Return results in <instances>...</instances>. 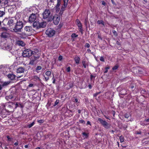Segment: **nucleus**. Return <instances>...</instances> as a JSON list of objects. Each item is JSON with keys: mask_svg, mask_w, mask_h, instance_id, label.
I'll use <instances>...</instances> for the list:
<instances>
[{"mask_svg": "<svg viewBox=\"0 0 149 149\" xmlns=\"http://www.w3.org/2000/svg\"><path fill=\"white\" fill-rule=\"evenodd\" d=\"M14 145L15 146H17L18 145V143L17 142H16V143H14Z\"/></svg>", "mask_w": 149, "mask_h": 149, "instance_id": "61", "label": "nucleus"}, {"mask_svg": "<svg viewBox=\"0 0 149 149\" xmlns=\"http://www.w3.org/2000/svg\"><path fill=\"white\" fill-rule=\"evenodd\" d=\"M66 7V6H65V7L64 5L63 6H62L61 8V10L60 11V14H62V12L63 11L65 10V8Z\"/></svg>", "mask_w": 149, "mask_h": 149, "instance_id": "23", "label": "nucleus"}, {"mask_svg": "<svg viewBox=\"0 0 149 149\" xmlns=\"http://www.w3.org/2000/svg\"><path fill=\"white\" fill-rule=\"evenodd\" d=\"M140 124L142 125H147L149 124V123H146V122H144V121L143 122L141 121L140 122Z\"/></svg>", "mask_w": 149, "mask_h": 149, "instance_id": "27", "label": "nucleus"}, {"mask_svg": "<svg viewBox=\"0 0 149 149\" xmlns=\"http://www.w3.org/2000/svg\"><path fill=\"white\" fill-rule=\"evenodd\" d=\"M88 87H89V88H90V89H91V85H89Z\"/></svg>", "mask_w": 149, "mask_h": 149, "instance_id": "62", "label": "nucleus"}, {"mask_svg": "<svg viewBox=\"0 0 149 149\" xmlns=\"http://www.w3.org/2000/svg\"><path fill=\"white\" fill-rule=\"evenodd\" d=\"M32 28L31 26H26L24 28V30L25 31L28 32H30L31 31Z\"/></svg>", "mask_w": 149, "mask_h": 149, "instance_id": "16", "label": "nucleus"}, {"mask_svg": "<svg viewBox=\"0 0 149 149\" xmlns=\"http://www.w3.org/2000/svg\"><path fill=\"white\" fill-rule=\"evenodd\" d=\"M49 77H45V80L46 81H47L49 79Z\"/></svg>", "mask_w": 149, "mask_h": 149, "instance_id": "51", "label": "nucleus"}, {"mask_svg": "<svg viewBox=\"0 0 149 149\" xmlns=\"http://www.w3.org/2000/svg\"><path fill=\"white\" fill-rule=\"evenodd\" d=\"M112 32H113V34L115 35H117V33H116V31L115 30H113Z\"/></svg>", "mask_w": 149, "mask_h": 149, "instance_id": "49", "label": "nucleus"}, {"mask_svg": "<svg viewBox=\"0 0 149 149\" xmlns=\"http://www.w3.org/2000/svg\"><path fill=\"white\" fill-rule=\"evenodd\" d=\"M90 45L89 43H86L85 45V47H87V48H89L90 47Z\"/></svg>", "mask_w": 149, "mask_h": 149, "instance_id": "43", "label": "nucleus"}, {"mask_svg": "<svg viewBox=\"0 0 149 149\" xmlns=\"http://www.w3.org/2000/svg\"><path fill=\"white\" fill-rule=\"evenodd\" d=\"M26 36V34L24 33H19V37L21 38H24Z\"/></svg>", "mask_w": 149, "mask_h": 149, "instance_id": "17", "label": "nucleus"}, {"mask_svg": "<svg viewBox=\"0 0 149 149\" xmlns=\"http://www.w3.org/2000/svg\"><path fill=\"white\" fill-rule=\"evenodd\" d=\"M118 68V66L117 65H116L112 68V69L113 70H116Z\"/></svg>", "mask_w": 149, "mask_h": 149, "instance_id": "33", "label": "nucleus"}, {"mask_svg": "<svg viewBox=\"0 0 149 149\" xmlns=\"http://www.w3.org/2000/svg\"><path fill=\"white\" fill-rule=\"evenodd\" d=\"M120 139L121 142H123L124 141V139L123 137L122 136H121L120 137Z\"/></svg>", "mask_w": 149, "mask_h": 149, "instance_id": "31", "label": "nucleus"}, {"mask_svg": "<svg viewBox=\"0 0 149 149\" xmlns=\"http://www.w3.org/2000/svg\"><path fill=\"white\" fill-rule=\"evenodd\" d=\"M24 147L25 148H27L28 147V146L27 145H25L24 146Z\"/></svg>", "mask_w": 149, "mask_h": 149, "instance_id": "57", "label": "nucleus"}, {"mask_svg": "<svg viewBox=\"0 0 149 149\" xmlns=\"http://www.w3.org/2000/svg\"><path fill=\"white\" fill-rule=\"evenodd\" d=\"M18 65L17 62H15L13 65V66L14 67V68L15 69L17 70L19 69V68H16V67Z\"/></svg>", "mask_w": 149, "mask_h": 149, "instance_id": "18", "label": "nucleus"}, {"mask_svg": "<svg viewBox=\"0 0 149 149\" xmlns=\"http://www.w3.org/2000/svg\"><path fill=\"white\" fill-rule=\"evenodd\" d=\"M102 4L104 6H105L106 4V3L105 2L103 1H102Z\"/></svg>", "mask_w": 149, "mask_h": 149, "instance_id": "50", "label": "nucleus"}, {"mask_svg": "<svg viewBox=\"0 0 149 149\" xmlns=\"http://www.w3.org/2000/svg\"><path fill=\"white\" fill-rule=\"evenodd\" d=\"M69 0H64V3L65 7L67 6V3Z\"/></svg>", "mask_w": 149, "mask_h": 149, "instance_id": "35", "label": "nucleus"}, {"mask_svg": "<svg viewBox=\"0 0 149 149\" xmlns=\"http://www.w3.org/2000/svg\"><path fill=\"white\" fill-rule=\"evenodd\" d=\"M42 68L40 66H38L36 68V71L37 73H38V70H40Z\"/></svg>", "mask_w": 149, "mask_h": 149, "instance_id": "28", "label": "nucleus"}, {"mask_svg": "<svg viewBox=\"0 0 149 149\" xmlns=\"http://www.w3.org/2000/svg\"><path fill=\"white\" fill-rule=\"evenodd\" d=\"M55 31L51 29H48L46 31V34L49 37H52L54 36Z\"/></svg>", "mask_w": 149, "mask_h": 149, "instance_id": "6", "label": "nucleus"}, {"mask_svg": "<svg viewBox=\"0 0 149 149\" xmlns=\"http://www.w3.org/2000/svg\"><path fill=\"white\" fill-rule=\"evenodd\" d=\"M63 58V57L61 56H60L58 58V59L59 61H61Z\"/></svg>", "mask_w": 149, "mask_h": 149, "instance_id": "48", "label": "nucleus"}, {"mask_svg": "<svg viewBox=\"0 0 149 149\" xmlns=\"http://www.w3.org/2000/svg\"><path fill=\"white\" fill-rule=\"evenodd\" d=\"M77 25L79 27V30L82 33L83 29L82 28V26L81 23L78 20H77Z\"/></svg>", "mask_w": 149, "mask_h": 149, "instance_id": "9", "label": "nucleus"}, {"mask_svg": "<svg viewBox=\"0 0 149 149\" xmlns=\"http://www.w3.org/2000/svg\"><path fill=\"white\" fill-rule=\"evenodd\" d=\"M83 135L85 137V138H86L88 137V134L85 132H83L82 133Z\"/></svg>", "mask_w": 149, "mask_h": 149, "instance_id": "34", "label": "nucleus"}, {"mask_svg": "<svg viewBox=\"0 0 149 149\" xmlns=\"http://www.w3.org/2000/svg\"><path fill=\"white\" fill-rule=\"evenodd\" d=\"M100 60L104 62V59L103 57L101 56L100 58Z\"/></svg>", "mask_w": 149, "mask_h": 149, "instance_id": "41", "label": "nucleus"}, {"mask_svg": "<svg viewBox=\"0 0 149 149\" xmlns=\"http://www.w3.org/2000/svg\"><path fill=\"white\" fill-rule=\"evenodd\" d=\"M87 125H91V123L90 122V121H88L87 122Z\"/></svg>", "mask_w": 149, "mask_h": 149, "instance_id": "54", "label": "nucleus"}, {"mask_svg": "<svg viewBox=\"0 0 149 149\" xmlns=\"http://www.w3.org/2000/svg\"><path fill=\"white\" fill-rule=\"evenodd\" d=\"M78 113H80L81 112V110H78Z\"/></svg>", "mask_w": 149, "mask_h": 149, "instance_id": "63", "label": "nucleus"}, {"mask_svg": "<svg viewBox=\"0 0 149 149\" xmlns=\"http://www.w3.org/2000/svg\"><path fill=\"white\" fill-rule=\"evenodd\" d=\"M66 70L68 72H70V67H68L66 69Z\"/></svg>", "mask_w": 149, "mask_h": 149, "instance_id": "46", "label": "nucleus"}, {"mask_svg": "<svg viewBox=\"0 0 149 149\" xmlns=\"http://www.w3.org/2000/svg\"><path fill=\"white\" fill-rule=\"evenodd\" d=\"M7 138L9 140H10V137H9V136H7Z\"/></svg>", "mask_w": 149, "mask_h": 149, "instance_id": "59", "label": "nucleus"}, {"mask_svg": "<svg viewBox=\"0 0 149 149\" xmlns=\"http://www.w3.org/2000/svg\"><path fill=\"white\" fill-rule=\"evenodd\" d=\"M53 22L55 25H57L58 23L60 21V17L58 15H55L53 18Z\"/></svg>", "mask_w": 149, "mask_h": 149, "instance_id": "7", "label": "nucleus"}, {"mask_svg": "<svg viewBox=\"0 0 149 149\" xmlns=\"http://www.w3.org/2000/svg\"><path fill=\"white\" fill-rule=\"evenodd\" d=\"M61 4V1L60 0H57V3L55 7V10L56 12H59L60 10L59 6Z\"/></svg>", "mask_w": 149, "mask_h": 149, "instance_id": "10", "label": "nucleus"}, {"mask_svg": "<svg viewBox=\"0 0 149 149\" xmlns=\"http://www.w3.org/2000/svg\"><path fill=\"white\" fill-rule=\"evenodd\" d=\"M73 102L75 103H77L78 102V100L77 98H74Z\"/></svg>", "mask_w": 149, "mask_h": 149, "instance_id": "40", "label": "nucleus"}, {"mask_svg": "<svg viewBox=\"0 0 149 149\" xmlns=\"http://www.w3.org/2000/svg\"><path fill=\"white\" fill-rule=\"evenodd\" d=\"M45 74L48 76H49L51 74V72L49 71H48L45 72Z\"/></svg>", "mask_w": 149, "mask_h": 149, "instance_id": "29", "label": "nucleus"}, {"mask_svg": "<svg viewBox=\"0 0 149 149\" xmlns=\"http://www.w3.org/2000/svg\"><path fill=\"white\" fill-rule=\"evenodd\" d=\"M10 83V82L9 81H5L3 83L2 85L1 86L2 87L6 86L8 85Z\"/></svg>", "mask_w": 149, "mask_h": 149, "instance_id": "21", "label": "nucleus"}, {"mask_svg": "<svg viewBox=\"0 0 149 149\" xmlns=\"http://www.w3.org/2000/svg\"><path fill=\"white\" fill-rule=\"evenodd\" d=\"M87 51L88 52H91V49H87Z\"/></svg>", "mask_w": 149, "mask_h": 149, "instance_id": "55", "label": "nucleus"}, {"mask_svg": "<svg viewBox=\"0 0 149 149\" xmlns=\"http://www.w3.org/2000/svg\"><path fill=\"white\" fill-rule=\"evenodd\" d=\"M35 52V51L27 49L24 50L23 52L22 55L24 57H28L31 56L32 54H34Z\"/></svg>", "mask_w": 149, "mask_h": 149, "instance_id": "3", "label": "nucleus"}, {"mask_svg": "<svg viewBox=\"0 0 149 149\" xmlns=\"http://www.w3.org/2000/svg\"><path fill=\"white\" fill-rule=\"evenodd\" d=\"M25 45V44L24 42L22 41L19 40V46L21 45L22 46H24Z\"/></svg>", "mask_w": 149, "mask_h": 149, "instance_id": "25", "label": "nucleus"}, {"mask_svg": "<svg viewBox=\"0 0 149 149\" xmlns=\"http://www.w3.org/2000/svg\"><path fill=\"white\" fill-rule=\"evenodd\" d=\"M52 80H53L52 83L53 84H55V79L54 78V76H53L52 78Z\"/></svg>", "mask_w": 149, "mask_h": 149, "instance_id": "44", "label": "nucleus"}, {"mask_svg": "<svg viewBox=\"0 0 149 149\" xmlns=\"http://www.w3.org/2000/svg\"><path fill=\"white\" fill-rule=\"evenodd\" d=\"M79 122L80 123L83 124H84L85 123V122L83 120L81 119L79 120Z\"/></svg>", "mask_w": 149, "mask_h": 149, "instance_id": "39", "label": "nucleus"}, {"mask_svg": "<svg viewBox=\"0 0 149 149\" xmlns=\"http://www.w3.org/2000/svg\"><path fill=\"white\" fill-rule=\"evenodd\" d=\"M46 25V22H42L40 23L38 21H36L34 22L33 24V27L37 29L45 27Z\"/></svg>", "mask_w": 149, "mask_h": 149, "instance_id": "2", "label": "nucleus"}, {"mask_svg": "<svg viewBox=\"0 0 149 149\" xmlns=\"http://www.w3.org/2000/svg\"><path fill=\"white\" fill-rule=\"evenodd\" d=\"M6 99L8 100H9L12 99L13 98V97L12 95H10L8 96H7L5 97Z\"/></svg>", "mask_w": 149, "mask_h": 149, "instance_id": "20", "label": "nucleus"}, {"mask_svg": "<svg viewBox=\"0 0 149 149\" xmlns=\"http://www.w3.org/2000/svg\"><path fill=\"white\" fill-rule=\"evenodd\" d=\"M35 124V122L34 121L32 123L29 124H28L27 125V127L29 128H30L32 126H33Z\"/></svg>", "mask_w": 149, "mask_h": 149, "instance_id": "24", "label": "nucleus"}, {"mask_svg": "<svg viewBox=\"0 0 149 149\" xmlns=\"http://www.w3.org/2000/svg\"><path fill=\"white\" fill-rule=\"evenodd\" d=\"M36 18V16L35 14H32L29 17V20L30 22H34Z\"/></svg>", "mask_w": 149, "mask_h": 149, "instance_id": "8", "label": "nucleus"}, {"mask_svg": "<svg viewBox=\"0 0 149 149\" xmlns=\"http://www.w3.org/2000/svg\"><path fill=\"white\" fill-rule=\"evenodd\" d=\"M97 23L99 24H102L103 26H104V22L102 20H98Z\"/></svg>", "mask_w": 149, "mask_h": 149, "instance_id": "26", "label": "nucleus"}, {"mask_svg": "<svg viewBox=\"0 0 149 149\" xmlns=\"http://www.w3.org/2000/svg\"><path fill=\"white\" fill-rule=\"evenodd\" d=\"M33 79L36 81H40V78L37 76H34L33 77Z\"/></svg>", "mask_w": 149, "mask_h": 149, "instance_id": "19", "label": "nucleus"}, {"mask_svg": "<svg viewBox=\"0 0 149 149\" xmlns=\"http://www.w3.org/2000/svg\"><path fill=\"white\" fill-rule=\"evenodd\" d=\"M19 32H20V29L23 27V23L19 21Z\"/></svg>", "mask_w": 149, "mask_h": 149, "instance_id": "22", "label": "nucleus"}, {"mask_svg": "<svg viewBox=\"0 0 149 149\" xmlns=\"http://www.w3.org/2000/svg\"><path fill=\"white\" fill-rule=\"evenodd\" d=\"M98 120L100 124L106 129H109L110 127V125L106 121L102 119L99 118Z\"/></svg>", "mask_w": 149, "mask_h": 149, "instance_id": "4", "label": "nucleus"}, {"mask_svg": "<svg viewBox=\"0 0 149 149\" xmlns=\"http://www.w3.org/2000/svg\"><path fill=\"white\" fill-rule=\"evenodd\" d=\"M80 60V58L78 56H76L74 58L75 62L77 64H78L79 63Z\"/></svg>", "mask_w": 149, "mask_h": 149, "instance_id": "15", "label": "nucleus"}, {"mask_svg": "<svg viewBox=\"0 0 149 149\" xmlns=\"http://www.w3.org/2000/svg\"><path fill=\"white\" fill-rule=\"evenodd\" d=\"M110 69V67L109 66H108L107 67H106L105 68V71L104 72V73H106L108 72V69Z\"/></svg>", "mask_w": 149, "mask_h": 149, "instance_id": "36", "label": "nucleus"}, {"mask_svg": "<svg viewBox=\"0 0 149 149\" xmlns=\"http://www.w3.org/2000/svg\"><path fill=\"white\" fill-rule=\"evenodd\" d=\"M82 64L84 68H86V64L85 61H83L82 62Z\"/></svg>", "mask_w": 149, "mask_h": 149, "instance_id": "37", "label": "nucleus"}, {"mask_svg": "<svg viewBox=\"0 0 149 149\" xmlns=\"http://www.w3.org/2000/svg\"><path fill=\"white\" fill-rule=\"evenodd\" d=\"M38 122L40 123H42L44 121L43 120H38Z\"/></svg>", "mask_w": 149, "mask_h": 149, "instance_id": "45", "label": "nucleus"}, {"mask_svg": "<svg viewBox=\"0 0 149 149\" xmlns=\"http://www.w3.org/2000/svg\"><path fill=\"white\" fill-rule=\"evenodd\" d=\"M17 15H16L15 17V19L14 21L12 19L9 20L7 23L8 25L10 27L13 25V22H14L16 23L14 24V27H13L11 29H12L14 31L16 32H18L19 31V28L18 27L19 25L18 24V20L17 19Z\"/></svg>", "mask_w": 149, "mask_h": 149, "instance_id": "1", "label": "nucleus"}, {"mask_svg": "<svg viewBox=\"0 0 149 149\" xmlns=\"http://www.w3.org/2000/svg\"><path fill=\"white\" fill-rule=\"evenodd\" d=\"M5 14V12L3 11H0V17H2Z\"/></svg>", "mask_w": 149, "mask_h": 149, "instance_id": "32", "label": "nucleus"}, {"mask_svg": "<svg viewBox=\"0 0 149 149\" xmlns=\"http://www.w3.org/2000/svg\"><path fill=\"white\" fill-rule=\"evenodd\" d=\"M130 116V115L129 114H126L125 115V117L126 118H128Z\"/></svg>", "mask_w": 149, "mask_h": 149, "instance_id": "47", "label": "nucleus"}, {"mask_svg": "<svg viewBox=\"0 0 149 149\" xmlns=\"http://www.w3.org/2000/svg\"><path fill=\"white\" fill-rule=\"evenodd\" d=\"M93 77H95L94 76L92 75H91V79H92Z\"/></svg>", "mask_w": 149, "mask_h": 149, "instance_id": "58", "label": "nucleus"}, {"mask_svg": "<svg viewBox=\"0 0 149 149\" xmlns=\"http://www.w3.org/2000/svg\"><path fill=\"white\" fill-rule=\"evenodd\" d=\"M1 36L3 38H7L9 37V35L6 32H3L1 33Z\"/></svg>", "mask_w": 149, "mask_h": 149, "instance_id": "11", "label": "nucleus"}, {"mask_svg": "<svg viewBox=\"0 0 149 149\" xmlns=\"http://www.w3.org/2000/svg\"><path fill=\"white\" fill-rule=\"evenodd\" d=\"M24 69L23 68H19V73H23L24 72Z\"/></svg>", "mask_w": 149, "mask_h": 149, "instance_id": "30", "label": "nucleus"}, {"mask_svg": "<svg viewBox=\"0 0 149 149\" xmlns=\"http://www.w3.org/2000/svg\"><path fill=\"white\" fill-rule=\"evenodd\" d=\"M78 35H77L75 33H73L71 35V36L72 38H75L77 37Z\"/></svg>", "mask_w": 149, "mask_h": 149, "instance_id": "38", "label": "nucleus"}, {"mask_svg": "<svg viewBox=\"0 0 149 149\" xmlns=\"http://www.w3.org/2000/svg\"><path fill=\"white\" fill-rule=\"evenodd\" d=\"M8 78L10 80H13L15 78V76L13 74H9L7 75Z\"/></svg>", "mask_w": 149, "mask_h": 149, "instance_id": "14", "label": "nucleus"}, {"mask_svg": "<svg viewBox=\"0 0 149 149\" xmlns=\"http://www.w3.org/2000/svg\"><path fill=\"white\" fill-rule=\"evenodd\" d=\"M19 107H20L21 108H22L23 107V106L22 105H21V104H19Z\"/></svg>", "mask_w": 149, "mask_h": 149, "instance_id": "60", "label": "nucleus"}, {"mask_svg": "<svg viewBox=\"0 0 149 149\" xmlns=\"http://www.w3.org/2000/svg\"><path fill=\"white\" fill-rule=\"evenodd\" d=\"M149 122V118H148L147 119L145 120H144V122H146H146Z\"/></svg>", "mask_w": 149, "mask_h": 149, "instance_id": "52", "label": "nucleus"}, {"mask_svg": "<svg viewBox=\"0 0 149 149\" xmlns=\"http://www.w3.org/2000/svg\"><path fill=\"white\" fill-rule=\"evenodd\" d=\"M11 103L9 102H7V103H6L4 106V107H5V108L6 109V108L11 109V108H12V106L11 105Z\"/></svg>", "mask_w": 149, "mask_h": 149, "instance_id": "13", "label": "nucleus"}, {"mask_svg": "<svg viewBox=\"0 0 149 149\" xmlns=\"http://www.w3.org/2000/svg\"><path fill=\"white\" fill-rule=\"evenodd\" d=\"M59 100H56L54 103V106L56 105L58 103Z\"/></svg>", "mask_w": 149, "mask_h": 149, "instance_id": "42", "label": "nucleus"}, {"mask_svg": "<svg viewBox=\"0 0 149 149\" xmlns=\"http://www.w3.org/2000/svg\"><path fill=\"white\" fill-rule=\"evenodd\" d=\"M98 94V93H96L94 94V97H96L97 95Z\"/></svg>", "mask_w": 149, "mask_h": 149, "instance_id": "56", "label": "nucleus"}, {"mask_svg": "<svg viewBox=\"0 0 149 149\" xmlns=\"http://www.w3.org/2000/svg\"><path fill=\"white\" fill-rule=\"evenodd\" d=\"M37 59V58L34 57L30 61L29 64L31 65H33L36 63V61Z\"/></svg>", "mask_w": 149, "mask_h": 149, "instance_id": "12", "label": "nucleus"}, {"mask_svg": "<svg viewBox=\"0 0 149 149\" xmlns=\"http://www.w3.org/2000/svg\"><path fill=\"white\" fill-rule=\"evenodd\" d=\"M33 86V84H30L29 86H28L29 87H31L32 86Z\"/></svg>", "mask_w": 149, "mask_h": 149, "instance_id": "53", "label": "nucleus"}, {"mask_svg": "<svg viewBox=\"0 0 149 149\" xmlns=\"http://www.w3.org/2000/svg\"><path fill=\"white\" fill-rule=\"evenodd\" d=\"M51 13L49 9H46L42 13L43 18L44 19L49 18L50 17Z\"/></svg>", "mask_w": 149, "mask_h": 149, "instance_id": "5", "label": "nucleus"}, {"mask_svg": "<svg viewBox=\"0 0 149 149\" xmlns=\"http://www.w3.org/2000/svg\"><path fill=\"white\" fill-rule=\"evenodd\" d=\"M2 29L3 30H6V28L5 27H3L2 28Z\"/></svg>", "mask_w": 149, "mask_h": 149, "instance_id": "64", "label": "nucleus"}]
</instances>
